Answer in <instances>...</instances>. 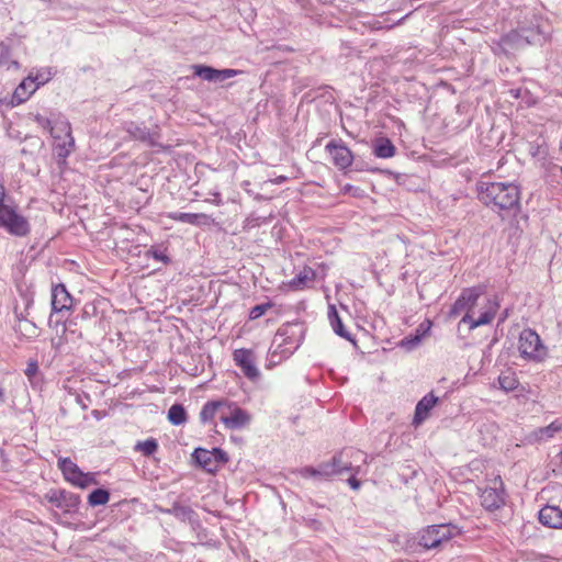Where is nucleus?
<instances>
[{"label":"nucleus","instance_id":"2eb2a0df","mask_svg":"<svg viewBox=\"0 0 562 562\" xmlns=\"http://www.w3.org/2000/svg\"><path fill=\"white\" fill-rule=\"evenodd\" d=\"M194 460L207 472L213 473L217 470L220 462H225L224 452L221 449L212 451L198 448L193 453Z\"/></svg>","mask_w":562,"mask_h":562},{"label":"nucleus","instance_id":"f3484780","mask_svg":"<svg viewBox=\"0 0 562 562\" xmlns=\"http://www.w3.org/2000/svg\"><path fill=\"white\" fill-rule=\"evenodd\" d=\"M525 44H529V41L524 38L517 30H512L499 38L493 52L497 55H508L510 50L522 47Z\"/></svg>","mask_w":562,"mask_h":562},{"label":"nucleus","instance_id":"39448f33","mask_svg":"<svg viewBox=\"0 0 562 562\" xmlns=\"http://www.w3.org/2000/svg\"><path fill=\"white\" fill-rule=\"evenodd\" d=\"M518 350L521 358L542 362L548 356V349L542 344L540 336L531 328H525L518 338Z\"/></svg>","mask_w":562,"mask_h":562},{"label":"nucleus","instance_id":"5701e85b","mask_svg":"<svg viewBox=\"0 0 562 562\" xmlns=\"http://www.w3.org/2000/svg\"><path fill=\"white\" fill-rule=\"evenodd\" d=\"M539 521L549 528L562 529V509L558 506L546 505L539 512Z\"/></svg>","mask_w":562,"mask_h":562},{"label":"nucleus","instance_id":"79ce46f5","mask_svg":"<svg viewBox=\"0 0 562 562\" xmlns=\"http://www.w3.org/2000/svg\"><path fill=\"white\" fill-rule=\"evenodd\" d=\"M4 402V392L3 390L0 387V405Z\"/></svg>","mask_w":562,"mask_h":562},{"label":"nucleus","instance_id":"6ab92c4d","mask_svg":"<svg viewBox=\"0 0 562 562\" xmlns=\"http://www.w3.org/2000/svg\"><path fill=\"white\" fill-rule=\"evenodd\" d=\"M195 76L203 78L207 81H223L237 76L240 71L236 69H214L210 66L195 65L193 66Z\"/></svg>","mask_w":562,"mask_h":562},{"label":"nucleus","instance_id":"58836bf2","mask_svg":"<svg viewBox=\"0 0 562 562\" xmlns=\"http://www.w3.org/2000/svg\"><path fill=\"white\" fill-rule=\"evenodd\" d=\"M36 370H37L36 363H30L27 369H26V371H25V374L27 376H32L36 372Z\"/></svg>","mask_w":562,"mask_h":562},{"label":"nucleus","instance_id":"c756f323","mask_svg":"<svg viewBox=\"0 0 562 562\" xmlns=\"http://www.w3.org/2000/svg\"><path fill=\"white\" fill-rule=\"evenodd\" d=\"M168 420L176 426L187 422V412L181 404H173L168 411Z\"/></svg>","mask_w":562,"mask_h":562},{"label":"nucleus","instance_id":"f03ea898","mask_svg":"<svg viewBox=\"0 0 562 562\" xmlns=\"http://www.w3.org/2000/svg\"><path fill=\"white\" fill-rule=\"evenodd\" d=\"M7 191L0 183V227L15 237H25L31 233V224L16 205L5 203Z\"/></svg>","mask_w":562,"mask_h":562},{"label":"nucleus","instance_id":"e433bc0d","mask_svg":"<svg viewBox=\"0 0 562 562\" xmlns=\"http://www.w3.org/2000/svg\"><path fill=\"white\" fill-rule=\"evenodd\" d=\"M351 473H352V475L348 479V484L350 485V487L352 490L357 491L360 488L361 482L358 479H356L357 474L355 472H351Z\"/></svg>","mask_w":562,"mask_h":562},{"label":"nucleus","instance_id":"a211bd4d","mask_svg":"<svg viewBox=\"0 0 562 562\" xmlns=\"http://www.w3.org/2000/svg\"><path fill=\"white\" fill-rule=\"evenodd\" d=\"M37 77H27L15 88L11 98V104L13 106L29 100L30 97L40 88V86L44 83V81H37Z\"/></svg>","mask_w":562,"mask_h":562},{"label":"nucleus","instance_id":"bb28decb","mask_svg":"<svg viewBox=\"0 0 562 562\" xmlns=\"http://www.w3.org/2000/svg\"><path fill=\"white\" fill-rule=\"evenodd\" d=\"M328 318H329V323L334 329V331L347 339V340H352L350 334L345 329L344 325H342V322H341V318L337 312V308L335 307V305H330L329 306V311H328Z\"/></svg>","mask_w":562,"mask_h":562},{"label":"nucleus","instance_id":"a878e982","mask_svg":"<svg viewBox=\"0 0 562 562\" xmlns=\"http://www.w3.org/2000/svg\"><path fill=\"white\" fill-rule=\"evenodd\" d=\"M498 384L503 391L512 392L518 387L519 380L514 370L506 369V370L502 371V373L499 374Z\"/></svg>","mask_w":562,"mask_h":562},{"label":"nucleus","instance_id":"7c9ffc66","mask_svg":"<svg viewBox=\"0 0 562 562\" xmlns=\"http://www.w3.org/2000/svg\"><path fill=\"white\" fill-rule=\"evenodd\" d=\"M110 499V493L103 488L92 491L88 496L90 506L105 505Z\"/></svg>","mask_w":562,"mask_h":562},{"label":"nucleus","instance_id":"9d476101","mask_svg":"<svg viewBox=\"0 0 562 562\" xmlns=\"http://www.w3.org/2000/svg\"><path fill=\"white\" fill-rule=\"evenodd\" d=\"M499 308V304L495 299L484 297L480 305V310L476 312L477 317L472 314H464L462 323L469 324L470 329L491 324L496 316Z\"/></svg>","mask_w":562,"mask_h":562},{"label":"nucleus","instance_id":"b1692460","mask_svg":"<svg viewBox=\"0 0 562 562\" xmlns=\"http://www.w3.org/2000/svg\"><path fill=\"white\" fill-rule=\"evenodd\" d=\"M562 431V418H557L551 424L544 427H540L531 432L533 440L548 441L552 439L558 432Z\"/></svg>","mask_w":562,"mask_h":562},{"label":"nucleus","instance_id":"20e7f679","mask_svg":"<svg viewBox=\"0 0 562 562\" xmlns=\"http://www.w3.org/2000/svg\"><path fill=\"white\" fill-rule=\"evenodd\" d=\"M360 458L364 461V456L359 450H344L340 453L333 457L328 462L322 463L323 479H329L335 475H341L347 472H360V465H353L351 458Z\"/></svg>","mask_w":562,"mask_h":562},{"label":"nucleus","instance_id":"9b49d317","mask_svg":"<svg viewBox=\"0 0 562 562\" xmlns=\"http://www.w3.org/2000/svg\"><path fill=\"white\" fill-rule=\"evenodd\" d=\"M221 422L228 429H239L250 422V415L237 404L226 401L225 411L221 414Z\"/></svg>","mask_w":562,"mask_h":562},{"label":"nucleus","instance_id":"412c9836","mask_svg":"<svg viewBox=\"0 0 562 562\" xmlns=\"http://www.w3.org/2000/svg\"><path fill=\"white\" fill-rule=\"evenodd\" d=\"M437 403L438 397L435 396L432 392L425 395L415 407V413L412 420L413 426L418 427L422 425L430 416V412L437 405Z\"/></svg>","mask_w":562,"mask_h":562},{"label":"nucleus","instance_id":"7ed1b4c3","mask_svg":"<svg viewBox=\"0 0 562 562\" xmlns=\"http://www.w3.org/2000/svg\"><path fill=\"white\" fill-rule=\"evenodd\" d=\"M462 533L453 524L431 525L418 532V544L424 549H437Z\"/></svg>","mask_w":562,"mask_h":562},{"label":"nucleus","instance_id":"f8f14e48","mask_svg":"<svg viewBox=\"0 0 562 562\" xmlns=\"http://www.w3.org/2000/svg\"><path fill=\"white\" fill-rule=\"evenodd\" d=\"M325 150L334 166L340 170H346L353 164V153L342 142L330 140L326 145Z\"/></svg>","mask_w":562,"mask_h":562},{"label":"nucleus","instance_id":"cd10ccee","mask_svg":"<svg viewBox=\"0 0 562 562\" xmlns=\"http://www.w3.org/2000/svg\"><path fill=\"white\" fill-rule=\"evenodd\" d=\"M15 331L26 339H33L38 336L37 326L26 318L18 319L15 325Z\"/></svg>","mask_w":562,"mask_h":562},{"label":"nucleus","instance_id":"aec40b11","mask_svg":"<svg viewBox=\"0 0 562 562\" xmlns=\"http://www.w3.org/2000/svg\"><path fill=\"white\" fill-rule=\"evenodd\" d=\"M72 310V296L64 284H56L52 289V312L61 313Z\"/></svg>","mask_w":562,"mask_h":562},{"label":"nucleus","instance_id":"c03bdc74","mask_svg":"<svg viewBox=\"0 0 562 562\" xmlns=\"http://www.w3.org/2000/svg\"><path fill=\"white\" fill-rule=\"evenodd\" d=\"M560 457H561V462H562V451L560 452Z\"/></svg>","mask_w":562,"mask_h":562},{"label":"nucleus","instance_id":"393cba45","mask_svg":"<svg viewBox=\"0 0 562 562\" xmlns=\"http://www.w3.org/2000/svg\"><path fill=\"white\" fill-rule=\"evenodd\" d=\"M226 400L211 401L204 404L200 412V419L203 423L211 422L215 416H220L225 411Z\"/></svg>","mask_w":562,"mask_h":562},{"label":"nucleus","instance_id":"c85d7f7f","mask_svg":"<svg viewBox=\"0 0 562 562\" xmlns=\"http://www.w3.org/2000/svg\"><path fill=\"white\" fill-rule=\"evenodd\" d=\"M373 153L379 158H391L395 155V146L389 138H381L375 143Z\"/></svg>","mask_w":562,"mask_h":562},{"label":"nucleus","instance_id":"a19ab883","mask_svg":"<svg viewBox=\"0 0 562 562\" xmlns=\"http://www.w3.org/2000/svg\"><path fill=\"white\" fill-rule=\"evenodd\" d=\"M139 139L142 140H145V142H148L150 145H155L154 140L151 139V137L149 136V134H146V133H142L139 136H138Z\"/></svg>","mask_w":562,"mask_h":562},{"label":"nucleus","instance_id":"6e6552de","mask_svg":"<svg viewBox=\"0 0 562 562\" xmlns=\"http://www.w3.org/2000/svg\"><path fill=\"white\" fill-rule=\"evenodd\" d=\"M505 487L499 475L490 481V485L480 494L481 505L488 512H495L505 505Z\"/></svg>","mask_w":562,"mask_h":562},{"label":"nucleus","instance_id":"4be33fe9","mask_svg":"<svg viewBox=\"0 0 562 562\" xmlns=\"http://www.w3.org/2000/svg\"><path fill=\"white\" fill-rule=\"evenodd\" d=\"M167 217L172 221L187 223L193 226H210L214 224V220L204 213L170 212L167 214Z\"/></svg>","mask_w":562,"mask_h":562},{"label":"nucleus","instance_id":"ddd939ff","mask_svg":"<svg viewBox=\"0 0 562 562\" xmlns=\"http://www.w3.org/2000/svg\"><path fill=\"white\" fill-rule=\"evenodd\" d=\"M233 360L246 378L251 381L258 380L260 372L255 364L252 350L246 348L236 349L233 352Z\"/></svg>","mask_w":562,"mask_h":562},{"label":"nucleus","instance_id":"0eeeda50","mask_svg":"<svg viewBox=\"0 0 562 562\" xmlns=\"http://www.w3.org/2000/svg\"><path fill=\"white\" fill-rule=\"evenodd\" d=\"M58 469L61 471L64 479L76 487L86 488L98 484L94 473H83L69 458H59Z\"/></svg>","mask_w":562,"mask_h":562},{"label":"nucleus","instance_id":"4468645a","mask_svg":"<svg viewBox=\"0 0 562 562\" xmlns=\"http://www.w3.org/2000/svg\"><path fill=\"white\" fill-rule=\"evenodd\" d=\"M316 278L317 272L312 267L304 266L293 279L284 282L282 288L288 292H301L311 289Z\"/></svg>","mask_w":562,"mask_h":562},{"label":"nucleus","instance_id":"f257e3e1","mask_svg":"<svg viewBox=\"0 0 562 562\" xmlns=\"http://www.w3.org/2000/svg\"><path fill=\"white\" fill-rule=\"evenodd\" d=\"M477 199L485 206L498 211H512L519 206L521 192L513 182L481 181L476 184Z\"/></svg>","mask_w":562,"mask_h":562},{"label":"nucleus","instance_id":"1a4fd4ad","mask_svg":"<svg viewBox=\"0 0 562 562\" xmlns=\"http://www.w3.org/2000/svg\"><path fill=\"white\" fill-rule=\"evenodd\" d=\"M484 294V285L464 289L453 304V313L465 312V314L476 315V307L481 305L480 300Z\"/></svg>","mask_w":562,"mask_h":562},{"label":"nucleus","instance_id":"473e14b6","mask_svg":"<svg viewBox=\"0 0 562 562\" xmlns=\"http://www.w3.org/2000/svg\"><path fill=\"white\" fill-rule=\"evenodd\" d=\"M340 193L349 194V195H351L352 198H356V199H362V198L366 196V192H364L363 189H361L360 187L350 184V183L344 184L340 188Z\"/></svg>","mask_w":562,"mask_h":562},{"label":"nucleus","instance_id":"dca6fc26","mask_svg":"<svg viewBox=\"0 0 562 562\" xmlns=\"http://www.w3.org/2000/svg\"><path fill=\"white\" fill-rule=\"evenodd\" d=\"M44 498L57 508L66 510L77 507L80 502L78 495L65 490H50L44 495Z\"/></svg>","mask_w":562,"mask_h":562},{"label":"nucleus","instance_id":"37998d69","mask_svg":"<svg viewBox=\"0 0 562 562\" xmlns=\"http://www.w3.org/2000/svg\"><path fill=\"white\" fill-rule=\"evenodd\" d=\"M70 334L76 335L78 338L82 337V333L81 331L70 330Z\"/></svg>","mask_w":562,"mask_h":562},{"label":"nucleus","instance_id":"72a5a7b5","mask_svg":"<svg viewBox=\"0 0 562 562\" xmlns=\"http://www.w3.org/2000/svg\"><path fill=\"white\" fill-rule=\"evenodd\" d=\"M272 303L268 302L265 304H259L254 306L249 312V319L255 321L259 317H261L267 311H269L272 307Z\"/></svg>","mask_w":562,"mask_h":562},{"label":"nucleus","instance_id":"4c0bfd02","mask_svg":"<svg viewBox=\"0 0 562 562\" xmlns=\"http://www.w3.org/2000/svg\"><path fill=\"white\" fill-rule=\"evenodd\" d=\"M66 331H67V322L63 323V335L61 337L59 338L58 342L55 345L56 348H58L61 344H64L67 339H66Z\"/></svg>","mask_w":562,"mask_h":562},{"label":"nucleus","instance_id":"c9c22d12","mask_svg":"<svg viewBox=\"0 0 562 562\" xmlns=\"http://www.w3.org/2000/svg\"><path fill=\"white\" fill-rule=\"evenodd\" d=\"M300 474L303 477H322L323 479V469L322 464H319L318 469L313 467H304L300 470Z\"/></svg>","mask_w":562,"mask_h":562},{"label":"nucleus","instance_id":"423d86ee","mask_svg":"<svg viewBox=\"0 0 562 562\" xmlns=\"http://www.w3.org/2000/svg\"><path fill=\"white\" fill-rule=\"evenodd\" d=\"M36 120L38 122L44 121V119L40 116H37ZM45 123L50 126V135L55 140L58 157L65 161L75 148L70 123L64 120L56 121L54 125H50V122L47 120H45Z\"/></svg>","mask_w":562,"mask_h":562},{"label":"nucleus","instance_id":"f704fd0d","mask_svg":"<svg viewBox=\"0 0 562 562\" xmlns=\"http://www.w3.org/2000/svg\"><path fill=\"white\" fill-rule=\"evenodd\" d=\"M166 250L167 249H164V250H160L156 247H151L148 251H147V256H150L153 257L155 260H158V261H161L164 262L165 265H168L170 263V258L169 256L166 254Z\"/></svg>","mask_w":562,"mask_h":562},{"label":"nucleus","instance_id":"ea45409f","mask_svg":"<svg viewBox=\"0 0 562 562\" xmlns=\"http://www.w3.org/2000/svg\"><path fill=\"white\" fill-rule=\"evenodd\" d=\"M286 180H288L286 176H278L277 178L271 179L270 182L273 184H281V183L285 182Z\"/></svg>","mask_w":562,"mask_h":562},{"label":"nucleus","instance_id":"2f4dec72","mask_svg":"<svg viewBox=\"0 0 562 562\" xmlns=\"http://www.w3.org/2000/svg\"><path fill=\"white\" fill-rule=\"evenodd\" d=\"M135 450L139 451L145 457H149L158 450V443H157L156 439L150 438V439L137 442V445L135 446Z\"/></svg>","mask_w":562,"mask_h":562}]
</instances>
